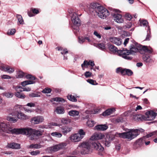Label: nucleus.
Segmentation results:
<instances>
[{
  "mask_svg": "<svg viewBox=\"0 0 157 157\" xmlns=\"http://www.w3.org/2000/svg\"><path fill=\"white\" fill-rule=\"evenodd\" d=\"M135 45L131 44L129 47V50H127L126 49L123 48L122 50H120L119 51V53L120 56L123 58L127 59L130 60L132 59V57L129 56V55H135L136 52H140L141 47H143L140 44H138L136 43Z\"/></svg>",
  "mask_w": 157,
  "mask_h": 157,
  "instance_id": "obj_1",
  "label": "nucleus"
},
{
  "mask_svg": "<svg viewBox=\"0 0 157 157\" xmlns=\"http://www.w3.org/2000/svg\"><path fill=\"white\" fill-rule=\"evenodd\" d=\"M89 10L90 12L95 11L98 17L104 19L109 15L108 10L97 3H91Z\"/></svg>",
  "mask_w": 157,
  "mask_h": 157,
  "instance_id": "obj_2",
  "label": "nucleus"
},
{
  "mask_svg": "<svg viewBox=\"0 0 157 157\" xmlns=\"http://www.w3.org/2000/svg\"><path fill=\"white\" fill-rule=\"evenodd\" d=\"M21 130V134L28 136L32 140H36L38 137L42 135L44 132V130L41 129L37 130L30 128H22Z\"/></svg>",
  "mask_w": 157,
  "mask_h": 157,
  "instance_id": "obj_3",
  "label": "nucleus"
},
{
  "mask_svg": "<svg viewBox=\"0 0 157 157\" xmlns=\"http://www.w3.org/2000/svg\"><path fill=\"white\" fill-rule=\"evenodd\" d=\"M21 128H13L9 123L0 122V131L9 134L17 135L21 133Z\"/></svg>",
  "mask_w": 157,
  "mask_h": 157,
  "instance_id": "obj_4",
  "label": "nucleus"
},
{
  "mask_svg": "<svg viewBox=\"0 0 157 157\" xmlns=\"http://www.w3.org/2000/svg\"><path fill=\"white\" fill-rule=\"evenodd\" d=\"M140 130H141L142 132H143L144 130L142 129L139 130L137 129H131L128 132L121 133H117V135L121 138L127 139L131 140L139 135L140 132H141Z\"/></svg>",
  "mask_w": 157,
  "mask_h": 157,
  "instance_id": "obj_5",
  "label": "nucleus"
},
{
  "mask_svg": "<svg viewBox=\"0 0 157 157\" xmlns=\"http://www.w3.org/2000/svg\"><path fill=\"white\" fill-rule=\"evenodd\" d=\"M104 136L101 133H94L90 138V140L93 141L92 142L93 147L99 152L103 151L104 148L97 140L101 139Z\"/></svg>",
  "mask_w": 157,
  "mask_h": 157,
  "instance_id": "obj_6",
  "label": "nucleus"
},
{
  "mask_svg": "<svg viewBox=\"0 0 157 157\" xmlns=\"http://www.w3.org/2000/svg\"><path fill=\"white\" fill-rule=\"evenodd\" d=\"M152 52L153 50L152 48L148 49L147 46H144L143 47H141L140 53L143 55L142 58L143 61L145 63H148L151 61L149 55Z\"/></svg>",
  "mask_w": 157,
  "mask_h": 157,
  "instance_id": "obj_7",
  "label": "nucleus"
},
{
  "mask_svg": "<svg viewBox=\"0 0 157 157\" xmlns=\"http://www.w3.org/2000/svg\"><path fill=\"white\" fill-rule=\"evenodd\" d=\"M90 144L88 142H84L82 143L78 147V149L81 150V153L82 154H88L90 149Z\"/></svg>",
  "mask_w": 157,
  "mask_h": 157,
  "instance_id": "obj_8",
  "label": "nucleus"
},
{
  "mask_svg": "<svg viewBox=\"0 0 157 157\" xmlns=\"http://www.w3.org/2000/svg\"><path fill=\"white\" fill-rule=\"evenodd\" d=\"M116 72L118 74L121 73L122 75H127L128 76H131L133 74V72L131 70L126 68H123L121 67L117 68Z\"/></svg>",
  "mask_w": 157,
  "mask_h": 157,
  "instance_id": "obj_9",
  "label": "nucleus"
},
{
  "mask_svg": "<svg viewBox=\"0 0 157 157\" xmlns=\"http://www.w3.org/2000/svg\"><path fill=\"white\" fill-rule=\"evenodd\" d=\"M147 117L143 116L144 120L146 121H152L157 116V113L153 111H150L146 113Z\"/></svg>",
  "mask_w": 157,
  "mask_h": 157,
  "instance_id": "obj_10",
  "label": "nucleus"
},
{
  "mask_svg": "<svg viewBox=\"0 0 157 157\" xmlns=\"http://www.w3.org/2000/svg\"><path fill=\"white\" fill-rule=\"evenodd\" d=\"M71 19L74 25L77 26L80 25L81 21L78 17V15L76 13L74 12L72 13Z\"/></svg>",
  "mask_w": 157,
  "mask_h": 157,
  "instance_id": "obj_11",
  "label": "nucleus"
},
{
  "mask_svg": "<svg viewBox=\"0 0 157 157\" xmlns=\"http://www.w3.org/2000/svg\"><path fill=\"white\" fill-rule=\"evenodd\" d=\"M145 137H143L137 140L134 143L133 145V148L136 149L141 147L144 144L145 141Z\"/></svg>",
  "mask_w": 157,
  "mask_h": 157,
  "instance_id": "obj_12",
  "label": "nucleus"
},
{
  "mask_svg": "<svg viewBox=\"0 0 157 157\" xmlns=\"http://www.w3.org/2000/svg\"><path fill=\"white\" fill-rule=\"evenodd\" d=\"M44 120L43 117L37 116L32 118L30 121L32 123L36 124L42 122Z\"/></svg>",
  "mask_w": 157,
  "mask_h": 157,
  "instance_id": "obj_13",
  "label": "nucleus"
},
{
  "mask_svg": "<svg viewBox=\"0 0 157 157\" xmlns=\"http://www.w3.org/2000/svg\"><path fill=\"white\" fill-rule=\"evenodd\" d=\"M114 20L117 23H121L123 22L122 16L120 14L117 13L112 14Z\"/></svg>",
  "mask_w": 157,
  "mask_h": 157,
  "instance_id": "obj_14",
  "label": "nucleus"
},
{
  "mask_svg": "<svg viewBox=\"0 0 157 157\" xmlns=\"http://www.w3.org/2000/svg\"><path fill=\"white\" fill-rule=\"evenodd\" d=\"M66 144L61 143L56 145L52 147L51 150L54 151H56L60 149H62L66 146Z\"/></svg>",
  "mask_w": 157,
  "mask_h": 157,
  "instance_id": "obj_15",
  "label": "nucleus"
},
{
  "mask_svg": "<svg viewBox=\"0 0 157 157\" xmlns=\"http://www.w3.org/2000/svg\"><path fill=\"white\" fill-rule=\"evenodd\" d=\"M110 41L113 44L117 46L121 45L122 43V40L121 38L115 37L110 38Z\"/></svg>",
  "mask_w": 157,
  "mask_h": 157,
  "instance_id": "obj_16",
  "label": "nucleus"
},
{
  "mask_svg": "<svg viewBox=\"0 0 157 157\" xmlns=\"http://www.w3.org/2000/svg\"><path fill=\"white\" fill-rule=\"evenodd\" d=\"M113 140V138L112 136L109 135H107L105 139L104 144L105 146L109 147V144Z\"/></svg>",
  "mask_w": 157,
  "mask_h": 157,
  "instance_id": "obj_17",
  "label": "nucleus"
},
{
  "mask_svg": "<svg viewBox=\"0 0 157 157\" xmlns=\"http://www.w3.org/2000/svg\"><path fill=\"white\" fill-rule=\"evenodd\" d=\"M79 136L77 133L72 135L70 137V140L73 142H78L81 140Z\"/></svg>",
  "mask_w": 157,
  "mask_h": 157,
  "instance_id": "obj_18",
  "label": "nucleus"
},
{
  "mask_svg": "<svg viewBox=\"0 0 157 157\" xmlns=\"http://www.w3.org/2000/svg\"><path fill=\"white\" fill-rule=\"evenodd\" d=\"M108 128V126L106 124H100L94 127V129L97 130L105 131Z\"/></svg>",
  "mask_w": 157,
  "mask_h": 157,
  "instance_id": "obj_19",
  "label": "nucleus"
},
{
  "mask_svg": "<svg viewBox=\"0 0 157 157\" xmlns=\"http://www.w3.org/2000/svg\"><path fill=\"white\" fill-rule=\"evenodd\" d=\"M17 117L22 120H25L29 118V117L21 112H18L17 115Z\"/></svg>",
  "mask_w": 157,
  "mask_h": 157,
  "instance_id": "obj_20",
  "label": "nucleus"
},
{
  "mask_svg": "<svg viewBox=\"0 0 157 157\" xmlns=\"http://www.w3.org/2000/svg\"><path fill=\"white\" fill-rule=\"evenodd\" d=\"M40 143L39 144H32L29 146V149H37L42 148L43 146L40 144Z\"/></svg>",
  "mask_w": 157,
  "mask_h": 157,
  "instance_id": "obj_21",
  "label": "nucleus"
},
{
  "mask_svg": "<svg viewBox=\"0 0 157 157\" xmlns=\"http://www.w3.org/2000/svg\"><path fill=\"white\" fill-rule=\"evenodd\" d=\"M115 111V109L114 108L108 109L103 112L102 113V115L103 116L109 115Z\"/></svg>",
  "mask_w": 157,
  "mask_h": 157,
  "instance_id": "obj_22",
  "label": "nucleus"
},
{
  "mask_svg": "<svg viewBox=\"0 0 157 157\" xmlns=\"http://www.w3.org/2000/svg\"><path fill=\"white\" fill-rule=\"evenodd\" d=\"M9 146L10 148L14 149H19L21 148L20 145L15 143H13L10 144L9 145Z\"/></svg>",
  "mask_w": 157,
  "mask_h": 157,
  "instance_id": "obj_23",
  "label": "nucleus"
},
{
  "mask_svg": "<svg viewBox=\"0 0 157 157\" xmlns=\"http://www.w3.org/2000/svg\"><path fill=\"white\" fill-rule=\"evenodd\" d=\"M143 116L141 114H135L133 116L132 118L135 121L144 120Z\"/></svg>",
  "mask_w": 157,
  "mask_h": 157,
  "instance_id": "obj_24",
  "label": "nucleus"
},
{
  "mask_svg": "<svg viewBox=\"0 0 157 157\" xmlns=\"http://www.w3.org/2000/svg\"><path fill=\"white\" fill-rule=\"evenodd\" d=\"M13 115L12 114H10L7 117V120L13 123H15L17 121V119L12 117Z\"/></svg>",
  "mask_w": 157,
  "mask_h": 157,
  "instance_id": "obj_25",
  "label": "nucleus"
},
{
  "mask_svg": "<svg viewBox=\"0 0 157 157\" xmlns=\"http://www.w3.org/2000/svg\"><path fill=\"white\" fill-rule=\"evenodd\" d=\"M61 129L62 133H63L64 135H65L68 132L71 131V128L67 127H62Z\"/></svg>",
  "mask_w": 157,
  "mask_h": 157,
  "instance_id": "obj_26",
  "label": "nucleus"
},
{
  "mask_svg": "<svg viewBox=\"0 0 157 157\" xmlns=\"http://www.w3.org/2000/svg\"><path fill=\"white\" fill-rule=\"evenodd\" d=\"M55 111L58 114H63L65 112L64 109L63 108L61 107H57Z\"/></svg>",
  "mask_w": 157,
  "mask_h": 157,
  "instance_id": "obj_27",
  "label": "nucleus"
},
{
  "mask_svg": "<svg viewBox=\"0 0 157 157\" xmlns=\"http://www.w3.org/2000/svg\"><path fill=\"white\" fill-rule=\"evenodd\" d=\"M79 112L76 110H71L68 112V114L71 116L75 117L78 115Z\"/></svg>",
  "mask_w": 157,
  "mask_h": 157,
  "instance_id": "obj_28",
  "label": "nucleus"
},
{
  "mask_svg": "<svg viewBox=\"0 0 157 157\" xmlns=\"http://www.w3.org/2000/svg\"><path fill=\"white\" fill-rule=\"evenodd\" d=\"M35 82L33 81H25L21 82V85L23 86H25L26 85L35 83Z\"/></svg>",
  "mask_w": 157,
  "mask_h": 157,
  "instance_id": "obj_29",
  "label": "nucleus"
},
{
  "mask_svg": "<svg viewBox=\"0 0 157 157\" xmlns=\"http://www.w3.org/2000/svg\"><path fill=\"white\" fill-rule=\"evenodd\" d=\"M14 71V69L13 68H11L10 66H5V69L4 71L5 72H7L9 73H12Z\"/></svg>",
  "mask_w": 157,
  "mask_h": 157,
  "instance_id": "obj_30",
  "label": "nucleus"
},
{
  "mask_svg": "<svg viewBox=\"0 0 157 157\" xmlns=\"http://www.w3.org/2000/svg\"><path fill=\"white\" fill-rule=\"evenodd\" d=\"M20 92H17L15 93V96L16 97L21 99L25 98V96L23 94L20 93Z\"/></svg>",
  "mask_w": 157,
  "mask_h": 157,
  "instance_id": "obj_31",
  "label": "nucleus"
},
{
  "mask_svg": "<svg viewBox=\"0 0 157 157\" xmlns=\"http://www.w3.org/2000/svg\"><path fill=\"white\" fill-rule=\"evenodd\" d=\"M109 50L113 52H115L118 51L117 48L113 45H109Z\"/></svg>",
  "mask_w": 157,
  "mask_h": 157,
  "instance_id": "obj_32",
  "label": "nucleus"
},
{
  "mask_svg": "<svg viewBox=\"0 0 157 157\" xmlns=\"http://www.w3.org/2000/svg\"><path fill=\"white\" fill-rule=\"evenodd\" d=\"M4 96L8 98H12L13 96V94L10 92H6L3 94Z\"/></svg>",
  "mask_w": 157,
  "mask_h": 157,
  "instance_id": "obj_33",
  "label": "nucleus"
},
{
  "mask_svg": "<svg viewBox=\"0 0 157 157\" xmlns=\"http://www.w3.org/2000/svg\"><path fill=\"white\" fill-rule=\"evenodd\" d=\"M77 133L81 139L83 137L85 134V132L82 129H80Z\"/></svg>",
  "mask_w": 157,
  "mask_h": 157,
  "instance_id": "obj_34",
  "label": "nucleus"
},
{
  "mask_svg": "<svg viewBox=\"0 0 157 157\" xmlns=\"http://www.w3.org/2000/svg\"><path fill=\"white\" fill-rule=\"evenodd\" d=\"M51 135L53 136H55L58 138H60L62 136V134L61 133L56 132L51 133Z\"/></svg>",
  "mask_w": 157,
  "mask_h": 157,
  "instance_id": "obj_35",
  "label": "nucleus"
},
{
  "mask_svg": "<svg viewBox=\"0 0 157 157\" xmlns=\"http://www.w3.org/2000/svg\"><path fill=\"white\" fill-rule=\"evenodd\" d=\"M67 98L68 100L71 101L76 102L77 101L76 98L74 96H72L71 94H68L67 96Z\"/></svg>",
  "mask_w": 157,
  "mask_h": 157,
  "instance_id": "obj_36",
  "label": "nucleus"
},
{
  "mask_svg": "<svg viewBox=\"0 0 157 157\" xmlns=\"http://www.w3.org/2000/svg\"><path fill=\"white\" fill-rule=\"evenodd\" d=\"M98 48L104 51L105 49V44L103 43H99L96 46Z\"/></svg>",
  "mask_w": 157,
  "mask_h": 157,
  "instance_id": "obj_37",
  "label": "nucleus"
},
{
  "mask_svg": "<svg viewBox=\"0 0 157 157\" xmlns=\"http://www.w3.org/2000/svg\"><path fill=\"white\" fill-rule=\"evenodd\" d=\"M139 21L141 26H147L148 24V22L146 20H141L140 19Z\"/></svg>",
  "mask_w": 157,
  "mask_h": 157,
  "instance_id": "obj_38",
  "label": "nucleus"
},
{
  "mask_svg": "<svg viewBox=\"0 0 157 157\" xmlns=\"http://www.w3.org/2000/svg\"><path fill=\"white\" fill-rule=\"evenodd\" d=\"M17 17L18 19V22H19L20 24H23L24 21L22 18V16L19 14H17Z\"/></svg>",
  "mask_w": 157,
  "mask_h": 157,
  "instance_id": "obj_39",
  "label": "nucleus"
},
{
  "mask_svg": "<svg viewBox=\"0 0 157 157\" xmlns=\"http://www.w3.org/2000/svg\"><path fill=\"white\" fill-rule=\"evenodd\" d=\"M16 30L15 29H9L7 33V34L9 35H13L15 33Z\"/></svg>",
  "mask_w": 157,
  "mask_h": 157,
  "instance_id": "obj_40",
  "label": "nucleus"
},
{
  "mask_svg": "<svg viewBox=\"0 0 157 157\" xmlns=\"http://www.w3.org/2000/svg\"><path fill=\"white\" fill-rule=\"evenodd\" d=\"M147 30L149 31V33H147L146 37L144 40H150V38L151 37V36L150 35V27L149 26H148L147 28Z\"/></svg>",
  "mask_w": 157,
  "mask_h": 157,
  "instance_id": "obj_41",
  "label": "nucleus"
},
{
  "mask_svg": "<svg viewBox=\"0 0 157 157\" xmlns=\"http://www.w3.org/2000/svg\"><path fill=\"white\" fill-rule=\"evenodd\" d=\"M51 91L52 90L51 89L46 88L42 91V92L43 93L48 94L51 93Z\"/></svg>",
  "mask_w": 157,
  "mask_h": 157,
  "instance_id": "obj_42",
  "label": "nucleus"
},
{
  "mask_svg": "<svg viewBox=\"0 0 157 157\" xmlns=\"http://www.w3.org/2000/svg\"><path fill=\"white\" fill-rule=\"evenodd\" d=\"M61 122L63 124H67L70 122V120L68 118H62Z\"/></svg>",
  "mask_w": 157,
  "mask_h": 157,
  "instance_id": "obj_43",
  "label": "nucleus"
},
{
  "mask_svg": "<svg viewBox=\"0 0 157 157\" xmlns=\"http://www.w3.org/2000/svg\"><path fill=\"white\" fill-rule=\"evenodd\" d=\"M88 82L93 85H97L98 83L96 82V81L91 79H88L87 80Z\"/></svg>",
  "mask_w": 157,
  "mask_h": 157,
  "instance_id": "obj_44",
  "label": "nucleus"
},
{
  "mask_svg": "<svg viewBox=\"0 0 157 157\" xmlns=\"http://www.w3.org/2000/svg\"><path fill=\"white\" fill-rule=\"evenodd\" d=\"M87 125L90 127H92L94 125V122L93 121H88L87 122Z\"/></svg>",
  "mask_w": 157,
  "mask_h": 157,
  "instance_id": "obj_45",
  "label": "nucleus"
},
{
  "mask_svg": "<svg viewBox=\"0 0 157 157\" xmlns=\"http://www.w3.org/2000/svg\"><path fill=\"white\" fill-rule=\"evenodd\" d=\"M40 151L39 150H36L35 151H32L30 152V154L32 155H36L39 154Z\"/></svg>",
  "mask_w": 157,
  "mask_h": 157,
  "instance_id": "obj_46",
  "label": "nucleus"
},
{
  "mask_svg": "<svg viewBox=\"0 0 157 157\" xmlns=\"http://www.w3.org/2000/svg\"><path fill=\"white\" fill-rule=\"evenodd\" d=\"M90 62H88V61L86 60H84L83 63L81 65V66L83 70H84V69L83 68L84 67L87 66L88 65H90Z\"/></svg>",
  "mask_w": 157,
  "mask_h": 157,
  "instance_id": "obj_47",
  "label": "nucleus"
},
{
  "mask_svg": "<svg viewBox=\"0 0 157 157\" xmlns=\"http://www.w3.org/2000/svg\"><path fill=\"white\" fill-rule=\"evenodd\" d=\"M53 100L55 101H63L64 102V100L61 98H59V97H56L53 98Z\"/></svg>",
  "mask_w": 157,
  "mask_h": 157,
  "instance_id": "obj_48",
  "label": "nucleus"
},
{
  "mask_svg": "<svg viewBox=\"0 0 157 157\" xmlns=\"http://www.w3.org/2000/svg\"><path fill=\"white\" fill-rule=\"evenodd\" d=\"M29 96L32 97H40V93H32L30 94H29Z\"/></svg>",
  "mask_w": 157,
  "mask_h": 157,
  "instance_id": "obj_49",
  "label": "nucleus"
},
{
  "mask_svg": "<svg viewBox=\"0 0 157 157\" xmlns=\"http://www.w3.org/2000/svg\"><path fill=\"white\" fill-rule=\"evenodd\" d=\"M25 74L22 71H20L18 73V77L19 78H22L24 76Z\"/></svg>",
  "mask_w": 157,
  "mask_h": 157,
  "instance_id": "obj_50",
  "label": "nucleus"
},
{
  "mask_svg": "<svg viewBox=\"0 0 157 157\" xmlns=\"http://www.w3.org/2000/svg\"><path fill=\"white\" fill-rule=\"evenodd\" d=\"M25 77L27 79H31L32 80H35L36 79V78L35 77L32 76L31 75H26Z\"/></svg>",
  "mask_w": 157,
  "mask_h": 157,
  "instance_id": "obj_51",
  "label": "nucleus"
},
{
  "mask_svg": "<svg viewBox=\"0 0 157 157\" xmlns=\"http://www.w3.org/2000/svg\"><path fill=\"white\" fill-rule=\"evenodd\" d=\"M92 75V73L90 71H86L84 73V75L86 78L90 77Z\"/></svg>",
  "mask_w": 157,
  "mask_h": 157,
  "instance_id": "obj_52",
  "label": "nucleus"
},
{
  "mask_svg": "<svg viewBox=\"0 0 157 157\" xmlns=\"http://www.w3.org/2000/svg\"><path fill=\"white\" fill-rule=\"evenodd\" d=\"M126 19L128 21H130L132 18L131 15L129 13H126L125 15Z\"/></svg>",
  "mask_w": 157,
  "mask_h": 157,
  "instance_id": "obj_53",
  "label": "nucleus"
},
{
  "mask_svg": "<svg viewBox=\"0 0 157 157\" xmlns=\"http://www.w3.org/2000/svg\"><path fill=\"white\" fill-rule=\"evenodd\" d=\"M94 34L95 36L98 38L100 39L101 37V36L100 34L98 33L96 31H95L94 32Z\"/></svg>",
  "mask_w": 157,
  "mask_h": 157,
  "instance_id": "obj_54",
  "label": "nucleus"
},
{
  "mask_svg": "<svg viewBox=\"0 0 157 157\" xmlns=\"http://www.w3.org/2000/svg\"><path fill=\"white\" fill-rule=\"evenodd\" d=\"M155 132H153L149 134H147L146 136H144V137H145L146 139H147L149 137H151L153 136V135L155 134Z\"/></svg>",
  "mask_w": 157,
  "mask_h": 157,
  "instance_id": "obj_55",
  "label": "nucleus"
},
{
  "mask_svg": "<svg viewBox=\"0 0 157 157\" xmlns=\"http://www.w3.org/2000/svg\"><path fill=\"white\" fill-rule=\"evenodd\" d=\"M85 38L81 37L78 39V42L80 44H82L85 41Z\"/></svg>",
  "mask_w": 157,
  "mask_h": 157,
  "instance_id": "obj_56",
  "label": "nucleus"
},
{
  "mask_svg": "<svg viewBox=\"0 0 157 157\" xmlns=\"http://www.w3.org/2000/svg\"><path fill=\"white\" fill-rule=\"evenodd\" d=\"M1 78L2 79H10L11 77L7 75H3L1 76Z\"/></svg>",
  "mask_w": 157,
  "mask_h": 157,
  "instance_id": "obj_57",
  "label": "nucleus"
},
{
  "mask_svg": "<svg viewBox=\"0 0 157 157\" xmlns=\"http://www.w3.org/2000/svg\"><path fill=\"white\" fill-rule=\"evenodd\" d=\"M32 11L33 13L37 14L39 13L38 10L35 8L33 9L32 10Z\"/></svg>",
  "mask_w": 157,
  "mask_h": 157,
  "instance_id": "obj_58",
  "label": "nucleus"
},
{
  "mask_svg": "<svg viewBox=\"0 0 157 157\" xmlns=\"http://www.w3.org/2000/svg\"><path fill=\"white\" fill-rule=\"evenodd\" d=\"M22 89H23V90H20L19 91H20V92H22L23 91H29L31 90V89L30 88H23Z\"/></svg>",
  "mask_w": 157,
  "mask_h": 157,
  "instance_id": "obj_59",
  "label": "nucleus"
},
{
  "mask_svg": "<svg viewBox=\"0 0 157 157\" xmlns=\"http://www.w3.org/2000/svg\"><path fill=\"white\" fill-rule=\"evenodd\" d=\"M114 122L115 123L117 124L121 121V118L119 117L114 120Z\"/></svg>",
  "mask_w": 157,
  "mask_h": 157,
  "instance_id": "obj_60",
  "label": "nucleus"
},
{
  "mask_svg": "<svg viewBox=\"0 0 157 157\" xmlns=\"http://www.w3.org/2000/svg\"><path fill=\"white\" fill-rule=\"evenodd\" d=\"M26 105L28 106H29L30 107H33L35 106V104L33 103L30 102L28 103Z\"/></svg>",
  "mask_w": 157,
  "mask_h": 157,
  "instance_id": "obj_61",
  "label": "nucleus"
},
{
  "mask_svg": "<svg viewBox=\"0 0 157 157\" xmlns=\"http://www.w3.org/2000/svg\"><path fill=\"white\" fill-rule=\"evenodd\" d=\"M129 39L128 38H127L125 39L124 43V44L125 46L126 45V44H128L129 41Z\"/></svg>",
  "mask_w": 157,
  "mask_h": 157,
  "instance_id": "obj_62",
  "label": "nucleus"
},
{
  "mask_svg": "<svg viewBox=\"0 0 157 157\" xmlns=\"http://www.w3.org/2000/svg\"><path fill=\"white\" fill-rule=\"evenodd\" d=\"M32 13L33 12L32 11H28V14L29 17H33L34 16V15Z\"/></svg>",
  "mask_w": 157,
  "mask_h": 157,
  "instance_id": "obj_63",
  "label": "nucleus"
},
{
  "mask_svg": "<svg viewBox=\"0 0 157 157\" xmlns=\"http://www.w3.org/2000/svg\"><path fill=\"white\" fill-rule=\"evenodd\" d=\"M66 50L67 49H66V50L64 49V50H63V51H62L61 52V53L62 54H63L64 55H65L68 52V51H67Z\"/></svg>",
  "mask_w": 157,
  "mask_h": 157,
  "instance_id": "obj_64",
  "label": "nucleus"
}]
</instances>
